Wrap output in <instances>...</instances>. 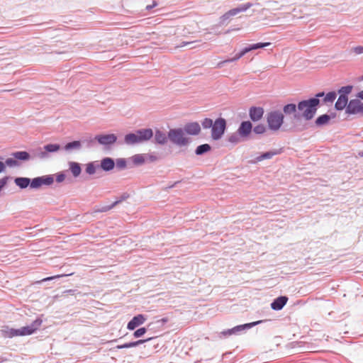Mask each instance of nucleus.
I'll return each instance as SVG.
<instances>
[{"instance_id": "1", "label": "nucleus", "mask_w": 363, "mask_h": 363, "mask_svg": "<svg viewBox=\"0 0 363 363\" xmlns=\"http://www.w3.org/2000/svg\"><path fill=\"white\" fill-rule=\"evenodd\" d=\"M320 104L318 99H310L301 101L298 104L297 108L301 113V116L306 120L312 119L318 109Z\"/></svg>"}, {"instance_id": "2", "label": "nucleus", "mask_w": 363, "mask_h": 363, "mask_svg": "<svg viewBox=\"0 0 363 363\" xmlns=\"http://www.w3.org/2000/svg\"><path fill=\"white\" fill-rule=\"evenodd\" d=\"M153 135L152 129H141L134 133H129L125 136V143L128 145H134L149 140Z\"/></svg>"}, {"instance_id": "3", "label": "nucleus", "mask_w": 363, "mask_h": 363, "mask_svg": "<svg viewBox=\"0 0 363 363\" xmlns=\"http://www.w3.org/2000/svg\"><path fill=\"white\" fill-rule=\"evenodd\" d=\"M284 115L280 111H272L267 114V121L269 128L272 130H278L284 123Z\"/></svg>"}, {"instance_id": "4", "label": "nucleus", "mask_w": 363, "mask_h": 363, "mask_svg": "<svg viewBox=\"0 0 363 363\" xmlns=\"http://www.w3.org/2000/svg\"><path fill=\"white\" fill-rule=\"evenodd\" d=\"M168 137L171 142L179 146H184L189 143V138L185 136L184 130L181 128L171 129L168 133Z\"/></svg>"}, {"instance_id": "5", "label": "nucleus", "mask_w": 363, "mask_h": 363, "mask_svg": "<svg viewBox=\"0 0 363 363\" xmlns=\"http://www.w3.org/2000/svg\"><path fill=\"white\" fill-rule=\"evenodd\" d=\"M226 129V121L223 118H217L211 128V138L214 140H220L224 135Z\"/></svg>"}, {"instance_id": "6", "label": "nucleus", "mask_w": 363, "mask_h": 363, "mask_svg": "<svg viewBox=\"0 0 363 363\" xmlns=\"http://www.w3.org/2000/svg\"><path fill=\"white\" fill-rule=\"evenodd\" d=\"M270 45H271L270 43H255V44L251 45L249 47L245 48L239 53L236 54L234 57H233L231 59L225 60H224L223 62H219L218 64V67H220L222 66V65L224 64V63L235 62V61L239 60L244 55H245L247 52H250L251 50L259 49V48H265V47H267V46H269Z\"/></svg>"}, {"instance_id": "7", "label": "nucleus", "mask_w": 363, "mask_h": 363, "mask_svg": "<svg viewBox=\"0 0 363 363\" xmlns=\"http://www.w3.org/2000/svg\"><path fill=\"white\" fill-rule=\"evenodd\" d=\"M42 323V319L37 318L30 325L24 326L17 329L18 336H26L33 334L40 328Z\"/></svg>"}, {"instance_id": "8", "label": "nucleus", "mask_w": 363, "mask_h": 363, "mask_svg": "<svg viewBox=\"0 0 363 363\" xmlns=\"http://www.w3.org/2000/svg\"><path fill=\"white\" fill-rule=\"evenodd\" d=\"M252 6V4L248 2V3H246L245 4L240 6L238 8L230 9L221 16V20L223 22H225V21L229 20L231 17L236 16L239 13L244 12V11H247Z\"/></svg>"}, {"instance_id": "9", "label": "nucleus", "mask_w": 363, "mask_h": 363, "mask_svg": "<svg viewBox=\"0 0 363 363\" xmlns=\"http://www.w3.org/2000/svg\"><path fill=\"white\" fill-rule=\"evenodd\" d=\"M346 111L351 114H363V102L358 99L351 100L347 106Z\"/></svg>"}, {"instance_id": "10", "label": "nucleus", "mask_w": 363, "mask_h": 363, "mask_svg": "<svg viewBox=\"0 0 363 363\" xmlns=\"http://www.w3.org/2000/svg\"><path fill=\"white\" fill-rule=\"evenodd\" d=\"M146 320V318L145 315L142 314H139L136 316H134L130 321L127 325V328L130 330H133L136 328L138 326L143 324Z\"/></svg>"}, {"instance_id": "11", "label": "nucleus", "mask_w": 363, "mask_h": 363, "mask_svg": "<svg viewBox=\"0 0 363 363\" xmlns=\"http://www.w3.org/2000/svg\"><path fill=\"white\" fill-rule=\"evenodd\" d=\"M95 139L101 145H111L116 141L117 137L114 134L98 135Z\"/></svg>"}, {"instance_id": "12", "label": "nucleus", "mask_w": 363, "mask_h": 363, "mask_svg": "<svg viewBox=\"0 0 363 363\" xmlns=\"http://www.w3.org/2000/svg\"><path fill=\"white\" fill-rule=\"evenodd\" d=\"M252 129V125L250 121H243L238 128V133L240 136L246 138L250 134Z\"/></svg>"}, {"instance_id": "13", "label": "nucleus", "mask_w": 363, "mask_h": 363, "mask_svg": "<svg viewBox=\"0 0 363 363\" xmlns=\"http://www.w3.org/2000/svg\"><path fill=\"white\" fill-rule=\"evenodd\" d=\"M184 131L189 135H198L201 132V127L199 123L193 122L185 125Z\"/></svg>"}, {"instance_id": "14", "label": "nucleus", "mask_w": 363, "mask_h": 363, "mask_svg": "<svg viewBox=\"0 0 363 363\" xmlns=\"http://www.w3.org/2000/svg\"><path fill=\"white\" fill-rule=\"evenodd\" d=\"M0 331L1 335L5 338H12L18 336L17 329L11 328L8 325H3Z\"/></svg>"}, {"instance_id": "15", "label": "nucleus", "mask_w": 363, "mask_h": 363, "mask_svg": "<svg viewBox=\"0 0 363 363\" xmlns=\"http://www.w3.org/2000/svg\"><path fill=\"white\" fill-rule=\"evenodd\" d=\"M264 110L261 107H252L250 109V116L253 121L260 120L263 116Z\"/></svg>"}, {"instance_id": "16", "label": "nucleus", "mask_w": 363, "mask_h": 363, "mask_svg": "<svg viewBox=\"0 0 363 363\" xmlns=\"http://www.w3.org/2000/svg\"><path fill=\"white\" fill-rule=\"evenodd\" d=\"M287 301L286 296H279L272 303L271 307L276 311L281 310L286 305Z\"/></svg>"}, {"instance_id": "17", "label": "nucleus", "mask_w": 363, "mask_h": 363, "mask_svg": "<svg viewBox=\"0 0 363 363\" xmlns=\"http://www.w3.org/2000/svg\"><path fill=\"white\" fill-rule=\"evenodd\" d=\"M348 102V98L345 94H340L337 101L335 103V108L337 110H342L344 109Z\"/></svg>"}, {"instance_id": "18", "label": "nucleus", "mask_w": 363, "mask_h": 363, "mask_svg": "<svg viewBox=\"0 0 363 363\" xmlns=\"http://www.w3.org/2000/svg\"><path fill=\"white\" fill-rule=\"evenodd\" d=\"M152 339V337H149L146 340H139L135 342H131L125 343L123 345H118L116 347V348L117 349H124V348L133 347L138 346L139 345H141L145 342L150 341Z\"/></svg>"}, {"instance_id": "19", "label": "nucleus", "mask_w": 363, "mask_h": 363, "mask_svg": "<svg viewBox=\"0 0 363 363\" xmlns=\"http://www.w3.org/2000/svg\"><path fill=\"white\" fill-rule=\"evenodd\" d=\"M114 161L109 157L104 158L101 160V167L105 171H110L114 167Z\"/></svg>"}, {"instance_id": "20", "label": "nucleus", "mask_w": 363, "mask_h": 363, "mask_svg": "<svg viewBox=\"0 0 363 363\" xmlns=\"http://www.w3.org/2000/svg\"><path fill=\"white\" fill-rule=\"evenodd\" d=\"M69 169L74 177H78L82 172L81 167L79 163L75 162H70L69 163Z\"/></svg>"}, {"instance_id": "21", "label": "nucleus", "mask_w": 363, "mask_h": 363, "mask_svg": "<svg viewBox=\"0 0 363 363\" xmlns=\"http://www.w3.org/2000/svg\"><path fill=\"white\" fill-rule=\"evenodd\" d=\"M30 182V179L26 177H18L15 179L16 184L21 189L26 188Z\"/></svg>"}, {"instance_id": "22", "label": "nucleus", "mask_w": 363, "mask_h": 363, "mask_svg": "<svg viewBox=\"0 0 363 363\" xmlns=\"http://www.w3.org/2000/svg\"><path fill=\"white\" fill-rule=\"evenodd\" d=\"M155 140L159 144H164L167 142L166 135L160 130L155 132Z\"/></svg>"}, {"instance_id": "23", "label": "nucleus", "mask_w": 363, "mask_h": 363, "mask_svg": "<svg viewBox=\"0 0 363 363\" xmlns=\"http://www.w3.org/2000/svg\"><path fill=\"white\" fill-rule=\"evenodd\" d=\"M330 119V117L327 114H323L315 120V124L318 126L327 124Z\"/></svg>"}, {"instance_id": "24", "label": "nucleus", "mask_w": 363, "mask_h": 363, "mask_svg": "<svg viewBox=\"0 0 363 363\" xmlns=\"http://www.w3.org/2000/svg\"><path fill=\"white\" fill-rule=\"evenodd\" d=\"M13 155L16 159L21 160H28L30 157L29 154L25 151L16 152Z\"/></svg>"}, {"instance_id": "25", "label": "nucleus", "mask_w": 363, "mask_h": 363, "mask_svg": "<svg viewBox=\"0 0 363 363\" xmlns=\"http://www.w3.org/2000/svg\"><path fill=\"white\" fill-rule=\"evenodd\" d=\"M211 150V146L208 144L201 145L197 147L196 150V155H202L205 152H208Z\"/></svg>"}, {"instance_id": "26", "label": "nucleus", "mask_w": 363, "mask_h": 363, "mask_svg": "<svg viewBox=\"0 0 363 363\" xmlns=\"http://www.w3.org/2000/svg\"><path fill=\"white\" fill-rule=\"evenodd\" d=\"M297 106L294 104H289L284 106L283 111L286 114L294 113L296 111Z\"/></svg>"}, {"instance_id": "27", "label": "nucleus", "mask_w": 363, "mask_h": 363, "mask_svg": "<svg viewBox=\"0 0 363 363\" xmlns=\"http://www.w3.org/2000/svg\"><path fill=\"white\" fill-rule=\"evenodd\" d=\"M132 161L135 164H142L145 162V156L142 154L135 155L132 157Z\"/></svg>"}, {"instance_id": "28", "label": "nucleus", "mask_w": 363, "mask_h": 363, "mask_svg": "<svg viewBox=\"0 0 363 363\" xmlns=\"http://www.w3.org/2000/svg\"><path fill=\"white\" fill-rule=\"evenodd\" d=\"M337 94L335 91L328 93L323 99L325 103H333L336 99Z\"/></svg>"}, {"instance_id": "29", "label": "nucleus", "mask_w": 363, "mask_h": 363, "mask_svg": "<svg viewBox=\"0 0 363 363\" xmlns=\"http://www.w3.org/2000/svg\"><path fill=\"white\" fill-rule=\"evenodd\" d=\"M60 148V145L57 144H49L44 147V149L49 152H57Z\"/></svg>"}, {"instance_id": "30", "label": "nucleus", "mask_w": 363, "mask_h": 363, "mask_svg": "<svg viewBox=\"0 0 363 363\" xmlns=\"http://www.w3.org/2000/svg\"><path fill=\"white\" fill-rule=\"evenodd\" d=\"M213 123L214 122L213 121L212 119L206 118L202 121L201 125L204 129H208L210 128H212Z\"/></svg>"}, {"instance_id": "31", "label": "nucleus", "mask_w": 363, "mask_h": 363, "mask_svg": "<svg viewBox=\"0 0 363 363\" xmlns=\"http://www.w3.org/2000/svg\"><path fill=\"white\" fill-rule=\"evenodd\" d=\"M80 146H81V143L79 141H73V142L67 143L65 146V149L66 150H69L73 148H79Z\"/></svg>"}, {"instance_id": "32", "label": "nucleus", "mask_w": 363, "mask_h": 363, "mask_svg": "<svg viewBox=\"0 0 363 363\" xmlns=\"http://www.w3.org/2000/svg\"><path fill=\"white\" fill-rule=\"evenodd\" d=\"M262 320H259V321H256V322H253V323H247V324H245L243 325H239V326H237L235 328H234L233 329V330H240L242 329H244L245 328H251L252 326H254V325H256L260 323H262Z\"/></svg>"}, {"instance_id": "33", "label": "nucleus", "mask_w": 363, "mask_h": 363, "mask_svg": "<svg viewBox=\"0 0 363 363\" xmlns=\"http://www.w3.org/2000/svg\"><path fill=\"white\" fill-rule=\"evenodd\" d=\"M30 183L31 188H38L42 186V178L37 177L32 180Z\"/></svg>"}, {"instance_id": "34", "label": "nucleus", "mask_w": 363, "mask_h": 363, "mask_svg": "<svg viewBox=\"0 0 363 363\" xmlns=\"http://www.w3.org/2000/svg\"><path fill=\"white\" fill-rule=\"evenodd\" d=\"M274 155H275V153H274V152H265V153L262 154L261 156L258 157H257V160H258V161H262V160H263L270 159V158H272Z\"/></svg>"}, {"instance_id": "35", "label": "nucleus", "mask_w": 363, "mask_h": 363, "mask_svg": "<svg viewBox=\"0 0 363 363\" xmlns=\"http://www.w3.org/2000/svg\"><path fill=\"white\" fill-rule=\"evenodd\" d=\"M352 86H342L339 90V93L340 94H345V96H347V94H350L352 91Z\"/></svg>"}, {"instance_id": "36", "label": "nucleus", "mask_w": 363, "mask_h": 363, "mask_svg": "<svg viewBox=\"0 0 363 363\" xmlns=\"http://www.w3.org/2000/svg\"><path fill=\"white\" fill-rule=\"evenodd\" d=\"M96 172V167L92 163H89L86 167V172L89 174H93Z\"/></svg>"}, {"instance_id": "37", "label": "nucleus", "mask_w": 363, "mask_h": 363, "mask_svg": "<svg viewBox=\"0 0 363 363\" xmlns=\"http://www.w3.org/2000/svg\"><path fill=\"white\" fill-rule=\"evenodd\" d=\"M145 333H146V328H140L134 332L133 335L135 337L138 338V337L143 336Z\"/></svg>"}, {"instance_id": "38", "label": "nucleus", "mask_w": 363, "mask_h": 363, "mask_svg": "<svg viewBox=\"0 0 363 363\" xmlns=\"http://www.w3.org/2000/svg\"><path fill=\"white\" fill-rule=\"evenodd\" d=\"M121 201V200L116 201H115L113 203H112L111 206H104V207H102V208H101V209L99 210V211H100V212H106V211H108L111 210L112 208H113L116 205H117L118 203H119Z\"/></svg>"}, {"instance_id": "39", "label": "nucleus", "mask_w": 363, "mask_h": 363, "mask_svg": "<svg viewBox=\"0 0 363 363\" xmlns=\"http://www.w3.org/2000/svg\"><path fill=\"white\" fill-rule=\"evenodd\" d=\"M42 178V185L43 184H46V185H50L51 184L53 183V178L50 176H47V177H41Z\"/></svg>"}, {"instance_id": "40", "label": "nucleus", "mask_w": 363, "mask_h": 363, "mask_svg": "<svg viewBox=\"0 0 363 363\" xmlns=\"http://www.w3.org/2000/svg\"><path fill=\"white\" fill-rule=\"evenodd\" d=\"M72 273L69 274H57V275H55V276L44 278L40 281H50V280H52V279H57V278H60V277H66V276H69V275H72Z\"/></svg>"}, {"instance_id": "41", "label": "nucleus", "mask_w": 363, "mask_h": 363, "mask_svg": "<svg viewBox=\"0 0 363 363\" xmlns=\"http://www.w3.org/2000/svg\"><path fill=\"white\" fill-rule=\"evenodd\" d=\"M265 131V127L263 125H258L254 128V132L257 134H262Z\"/></svg>"}, {"instance_id": "42", "label": "nucleus", "mask_w": 363, "mask_h": 363, "mask_svg": "<svg viewBox=\"0 0 363 363\" xmlns=\"http://www.w3.org/2000/svg\"><path fill=\"white\" fill-rule=\"evenodd\" d=\"M5 163L8 165V166H10V167H13V166H17L18 165V162L13 159V158H8Z\"/></svg>"}, {"instance_id": "43", "label": "nucleus", "mask_w": 363, "mask_h": 363, "mask_svg": "<svg viewBox=\"0 0 363 363\" xmlns=\"http://www.w3.org/2000/svg\"><path fill=\"white\" fill-rule=\"evenodd\" d=\"M116 165L119 168H125L126 166V162L124 159L118 160L116 162Z\"/></svg>"}, {"instance_id": "44", "label": "nucleus", "mask_w": 363, "mask_h": 363, "mask_svg": "<svg viewBox=\"0 0 363 363\" xmlns=\"http://www.w3.org/2000/svg\"><path fill=\"white\" fill-rule=\"evenodd\" d=\"M65 179V175L64 174H58L56 177V181L59 183L63 182Z\"/></svg>"}, {"instance_id": "45", "label": "nucleus", "mask_w": 363, "mask_h": 363, "mask_svg": "<svg viewBox=\"0 0 363 363\" xmlns=\"http://www.w3.org/2000/svg\"><path fill=\"white\" fill-rule=\"evenodd\" d=\"M354 51L356 54L363 53V46H357L354 48Z\"/></svg>"}, {"instance_id": "46", "label": "nucleus", "mask_w": 363, "mask_h": 363, "mask_svg": "<svg viewBox=\"0 0 363 363\" xmlns=\"http://www.w3.org/2000/svg\"><path fill=\"white\" fill-rule=\"evenodd\" d=\"M229 141L232 142V143H238L239 142V139L238 138L237 136L232 135V136H230L229 138Z\"/></svg>"}, {"instance_id": "47", "label": "nucleus", "mask_w": 363, "mask_h": 363, "mask_svg": "<svg viewBox=\"0 0 363 363\" xmlns=\"http://www.w3.org/2000/svg\"><path fill=\"white\" fill-rule=\"evenodd\" d=\"M6 179L5 178L0 179V191H1L2 188L6 185Z\"/></svg>"}, {"instance_id": "48", "label": "nucleus", "mask_w": 363, "mask_h": 363, "mask_svg": "<svg viewBox=\"0 0 363 363\" xmlns=\"http://www.w3.org/2000/svg\"><path fill=\"white\" fill-rule=\"evenodd\" d=\"M324 96V93L323 92H320V93H318L316 95H315V99H318L320 97H322Z\"/></svg>"}, {"instance_id": "49", "label": "nucleus", "mask_w": 363, "mask_h": 363, "mask_svg": "<svg viewBox=\"0 0 363 363\" xmlns=\"http://www.w3.org/2000/svg\"><path fill=\"white\" fill-rule=\"evenodd\" d=\"M5 168V165L2 162H0V172H3Z\"/></svg>"}, {"instance_id": "50", "label": "nucleus", "mask_w": 363, "mask_h": 363, "mask_svg": "<svg viewBox=\"0 0 363 363\" xmlns=\"http://www.w3.org/2000/svg\"><path fill=\"white\" fill-rule=\"evenodd\" d=\"M357 96L361 99H363V90L359 92Z\"/></svg>"}, {"instance_id": "51", "label": "nucleus", "mask_w": 363, "mask_h": 363, "mask_svg": "<svg viewBox=\"0 0 363 363\" xmlns=\"http://www.w3.org/2000/svg\"><path fill=\"white\" fill-rule=\"evenodd\" d=\"M191 43H192V42H184V43H182V46L188 45Z\"/></svg>"}, {"instance_id": "52", "label": "nucleus", "mask_w": 363, "mask_h": 363, "mask_svg": "<svg viewBox=\"0 0 363 363\" xmlns=\"http://www.w3.org/2000/svg\"><path fill=\"white\" fill-rule=\"evenodd\" d=\"M155 6V4H153L152 6H147L146 9H147V10H149V9H150L153 8Z\"/></svg>"}, {"instance_id": "53", "label": "nucleus", "mask_w": 363, "mask_h": 363, "mask_svg": "<svg viewBox=\"0 0 363 363\" xmlns=\"http://www.w3.org/2000/svg\"><path fill=\"white\" fill-rule=\"evenodd\" d=\"M45 156H46V153H45V152H42V153L40 154V157H45Z\"/></svg>"}, {"instance_id": "54", "label": "nucleus", "mask_w": 363, "mask_h": 363, "mask_svg": "<svg viewBox=\"0 0 363 363\" xmlns=\"http://www.w3.org/2000/svg\"><path fill=\"white\" fill-rule=\"evenodd\" d=\"M162 322H164V323H165V322H167V318H163V319L162 320Z\"/></svg>"}, {"instance_id": "55", "label": "nucleus", "mask_w": 363, "mask_h": 363, "mask_svg": "<svg viewBox=\"0 0 363 363\" xmlns=\"http://www.w3.org/2000/svg\"><path fill=\"white\" fill-rule=\"evenodd\" d=\"M361 156H362V157H363V152L361 154Z\"/></svg>"}]
</instances>
